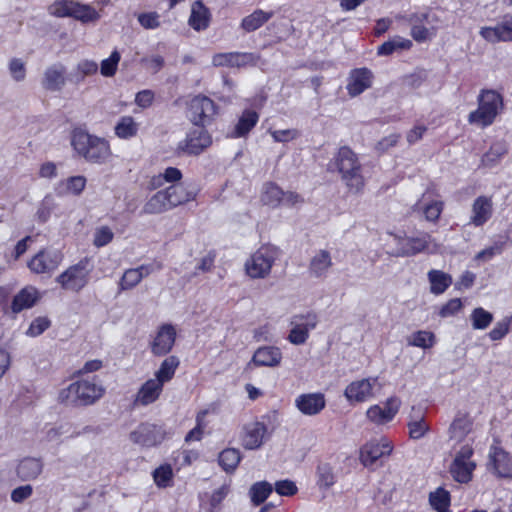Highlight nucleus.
Returning a JSON list of instances; mask_svg holds the SVG:
<instances>
[{"label": "nucleus", "instance_id": "9b49d317", "mask_svg": "<svg viewBox=\"0 0 512 512\" xmlns=\"http://www.w3.org/2000/svg\"><path fill=\"white\" fill-rule=\"evenodd\" d=\"M274 259L267 248L256 251L246 262L245 269L251 278H265L269 275Z\"/></svg>", "mask_w": 512, "mask_h": 512}, {"label": "nucleus", "instance_id": "2f4dec72", "mask_svg": "<svg viewBox=\"0 0 512 512\" xmlns=\"http://www.w3.org/2000/svg\"><path fill=\"white\" fill-rule=\"evenodd\" d=\"M412 412H415V414H410L409 421L407 423L409 436L415 440L421 439L429 431V425L426 423L421 409L416 410L415 407H412Z\"/></svg>", "mask_w": 512, "mask_h": 512}, {"label": "nucleus", "instance_id": "423d86ee", "mask_svg": "<svg viewBox=\"0 0 512 512\" xmlns=\"http://www.w3.org/2000/svg\"><path fill=\"white\" fill-rule=\"evenodd\" d=\"M88 274L87 261H80L68 267L64 272L58 275L56 282L64 290L79 292L86 286Z\"/></svg>", "mask_w": 512, "mask_h": 512}, {"label": "nucleus", "instance_id": "6e6552de", "mask_svg": "<svg viewBox=\"0 0 512 512\" xmlns=\"http://www.w3.org/2000/svg\"><path fill=\"white\" fill-rule=\"evenodd\" d=\"M190 119L196 126L208 124L216 114L214 102L202 95L195 96L189 104Z\"/></svg>", "mask_w": 512, "mask_h": 512}, {"label": "nucleus", "instance_id": "39448f33", "mask_svg": "<svg viewBox=\"0 0 512 512\" xmlns=\"http://www.w3.org/2000/svg\"><path fill=\"white\" fill-rule=\"evenodd\" d=\"M50 12L57 17L69 16L83 22L93 21L99 18V14L91 6L69 0L55 2L51 5Z\"/></svg>", "mask_w": 512, "mask_h": 512}, {"label": "nucleus", "instance_id": "9d476101", "mask_svg": "<svg viewBox=\"0 0 512 512\" xmlns=\"http://www.w3.org/2000/svg\"><path fill=\"white\" fill-rule=\"evenodd\" d=\"M290 324L292 329L288 335L289 342L294 345H301L306 342L309 331L315 328L317 318L312 313L295 315L292 317Z\"/></svg>", "mask_w": 512, "mask_h": 512}, {"label": "nucleus", "instance_id": "ea45409f", "mask_svg": "<svg viewBox=\"0 0 512 512\" xmlns=\"http://www.w3.org/2000/svg\"><path fill=\"white\" fill-rule=\"evenodd\" d=\"M138 123L132 116H123L114 127L115 135L120 139H129L137 135Z\"/></svg>", "mask_w": 512, "mask_h": 512}, {"label": "nucleus", "instance_id": "13d9d810", "mask_svg": "<svg viewBox=\"0 0 512 512\" xmlns=\"http://www.w3.org/2000/svg\"><path fill=\"white\" fill-rule=\"evenodd\" d=\"M114 237L112 230L108 226H102L96 229L93 244L96 247H103L110 243Z\"/></svg>", "mask_w": 512, "mask_h": 512}, {"label": "nucleus", "instance_id": "49530a36", "mask_svg": "<svg viewBox=\"0 0 512 512\" xmlns=\"http://www.w3.org/2000/svg\"><path fill=\"white\" fill-rule=\"evenodd\" d=\"M257 121L258 114L255 111H244L235 127V135L243 136L247 134L256 125Z\"/></svg>", "mask_w": 512, "mask_h": 512}, {"label": "nucleus", "instance_id": "bb28decb", "mask_svg": "<svg viewBox=\"0 0 512 512\" xmlns=\"http://www.w3.org/2000/svg\"><path fill=\"white\" fill-rule=\"evenodd\" d=\"M135 442L144 446H153L163 439L160 428L152 424H143L132 433Z\"/></svg>", "mask_w": 512, "mask_h": 512}, {"label": "nucleus", "instance_id": "b1692460", "mask_svg": "<svg viewBox=\"0 0 512 512\" xmlns=\"http://www.w3.org/2000/svg\"><path fill=\"white\" fill-rule=\"evenodd\" d=\"M492 199L486 196H479L472 205L471 223L475 226L483 225L492 215Z\"/></svg>", "mask_w": 512, "mask_h": 512}, {"label": "nucleus", "instance_id": "f8f14e48", "mask_svg": "<svg viewBox=\"0 0 512 512\" xmlns=\"http://www.w3.org/2000/svg\"><path fill=\"white\" fill-rule=\"evenodd\" d=\"M393 447L387 439L372 440L360 449V461L364 466H371L377 460L388 457Z\"/></svg>", "mask_w": 512, "mask_h": 512}, {"label": "nucleus", "instance_id": "f704fd0d", "mask_svg": "<svg viewBox=\"0 0 512 512\" xmlns=\"http://www.w3.org/2000/svg\"><path fill=\"white\" fill-rule=\"evenodd\" d=\"M179 364L180 360L175 355H171L165 358L161 362L158 370H156L154 378L164 385L166 382H169L174 377L175 372L179 367Z\"/></svg>", "mask_w": 512, "mask_h": 512}, {"label": "nucleus", "instance_id": "f257e3e1", "mask_svg": "<svg viewBox=\"0 0 512 512\" xmlns=\"http://www.w3.org/2000/svg\"><path fill=\"white\" fill-rule=\"evenodd\" d=\"M71 144L78 155L92 164H105L112 157L108 140L83 130L74 131Z\"/></svg>", "mask_w": 512, "mask_h": 512}, {"label": "nucleus", "instance_id": "0e129e2a", "mask_svg": "<svg viewBox=\"0 0 512 512\" xmlns=\"http://www.w3.org/2000/svg\"><path fill=\"white\" fill-rule=\"evenodd\" d=\"M276 493L281 496H292L297 493V486L291 480H281L275 483Z\"/></svg>", "mask_w": 512, "mask_h": 512}, {"label": "nucleus", "instance_id": "ddd939ff", "mask_svg": "<svg viewBox=\"0 0 512 512\" xmlns=\"http://www.w3.org/2000/svg\"><path fill=\"white\" fill-rule=\"evenodd\" d=\"M176 340V330L171 324H164L162 325L152 344H151V350L154 355L157 356H163L168 354L175 343Z\"/></svg>", "mask_w": 512, "mask_h": 512}, {"label": "nucleus", "instance_id": "3c124183", "mask_svg": "<svg viewBox=\"0 0 512 512\" xmlns=\"http://www.w3.org/2000/svg\"><path fill=\"white\" fill-rule=\"evenodd\" d=\"M121 55L117 50H114L111 55L102 60L100 64V73L104 77H112L116 74Z\"/></svg>", "mask_w": 512, "mask_h": 512}, {"label": "nucleus", "instance_id": "5fc2aeb1", "mask_svg": "<svg viewBox=\"0 0 512 512\" xmlns=\"http://www.w3.org/2000/svg\"><path fill=\"white\" fill-rule=\"evenodd\" d=\"M435 336L429 331H417L413 334L409 344L423 349L431 348L434 345Z\"/></svg>", "mask_w": 512, "mask_h": 512}, {"label": "nucleus", "instance_id": "052dcab7", "mask_svg": "<svg viewBox=\"0 0 512 512\" xmlns=\"http://www.w3.org/2000/svg\"><path fill=\"white\" fill-rule=\"evenodd\" d=\"M50 326V320L47 317H38L30 324L27 335L36 337L42 334Z\"/></svg>", "mask_w": 512, "mask_h": 512}, {"label": "nucleus", "instance_id": "c85d7f7f", "mask_svg": "<svg viewBox=\"0 0 512 512\" xmlns=\"http://www.w3.org/2000/svg\"><path fill=\"white\" fill-rule=\"evenodd\" d=\"M431 240L429 234H424L416 238H402L399 239L400 249L396 253L397 256L415 255L428 247Z\"/></svg>", "mask_w": 512, "mask_h": 512}, {"label": "nucleus", "instance_id": "de8ad7c7", "mask_svg": "<svg viewBox=\"0 0 512 512\" xmlns=\"http://www.w3.org/2000/svg\"><path fill=\"white\" fill-rule=\"evenodd\" d=\"M272 492V485L266 481L257 482L252 485L249 491L251 501L259 505L263 503Z\"/></svg>", "mask_w": 512, "mask_h": 512}, {"label": "nucleus", "instance_id": "5701e85b", "mask_svg": "<svg viewBox=\"0 0 512 512\" xmlns=\"http://www.w3.org/2000/svg\"><path fill=\"white\" fill-rule=\"evenodd\" d=\"M266 426L260 422L250 423L244 428L242 445L244 448L253 450L259 448L266 434Z\"/></svg>", "mask_w": 512, "mask_h": 512}, {"label": "nucleus", "instance_id": "4c0bfd02", "mask_svg": "<svg viewBox=\"0 0 512 512\" xmlns=\"http://www.w3.org/2000/svg\"><path fill=\"white\" fill-rule=\"evenodd\" d=\"M42 467L39 459L25 458L19 463L17 473L22 480L35 479L42 472Z\"/></svg>", "mask_w": 512, "mask_h": 512}, {"label": "nucleus", "instance_id": "c03bdc74", "mask_svg": "<svg viewBox=\"0 0 512 512\" xmlns=\"http://www.w3.org/2000/svg\"><path fill=\"white\" fill-rule=\"evenodd\" d=\"M429 502L437 512H447L450 505V494L447 490L439 487L430 493Z\"/></svg>", "mask_w": 512, "mask_h": 512}, {"label": "nucleus", "instance_id": "864d4df0", "mask_svg": "<svg viewBox=\"0 0 512 512\" xmlns=\"http://www.w3.org/2000/svg\"><path fill=\"white\" fill-rule=\"evenodd\" d=\"M512 323V316H506L502 320L498 321L495 326L489 332V338L492 341H498L504 338L509 330Z\"/></svg>", "mask_w": 512, "mask_h": 512}, {"label": "nucleus", "instance_id": "603ef678", "mask_svg": "<svg viewBox=\"0 0 512 512\" xmlns=\"http://www.w3.org/2000/svg\"><path fill=\"white\" fill-rule=\"evenodd\" d=\"M153 479L158 487L165 488L169 486L173 479L171 465L164 464L156 468L153 472Z\"/></svg>", "mask_w": 512, "mask_h": 512}, {"label": "nucleus", "instance_id": "473e14b6", "mask_svg": "<svg viewBox=\"0 0 512 512\" xmlns=\"http://www.w3.org/2000/svg\"><path fill=\"white\" fill-rule=\"evenodd\" d=\"M272 16V11L257 9L242 19L241 27L246 32H253L268 22Z\"/></svg>", "mask_w": 512, "mask_h": 512}, {"label": "nucleus", "instance_id": "338daca9", "mask_svg": "<svg viewBox=\"0 0 512 512\" xmlns=\"http://www.w3.org/2000/svg\"><path fill=\"white\" fill-rule=\"evenodd\" d=\"M462 308V301L459 298L449 300L440 310L441 317L452 316Z\"/></svg>", "mask_w": 512, "mask_h": 512}, {"label": "nucleus", "instance_id": "72a5a7b5", "mask_svg": "<svg viewBox=\"0 0 512 512\" xmlns=\"http://www.w3.org/2000/svg\"><path fill=\"white\" fill-rule=\"evenodd\" d=\"M476 465L472 461H460L459 459H454L450 472L455 481L459 483H468L472 479V474Z\"/></svg>", "mask_w": 512, "mask_h": 512}, {"label": "nucleus", "instance_id": "f03ea898", "mask_svg": "<svg viewBox=\"0 0 512 512\" xmlns=\"http://www.w3.org/2000/svg\"><path fill=\"white\" fill-rule=\"evenodd\" d=\"M335 165L342 181L351 193H359L365 185L362 167L357 155L347 146L341 147L335 157Z\"/></svg>", "mask_w": 512, "mask_h": 512}, {"label": "nucleus", "instance_id": "6ab92c4d", "mask_svg": "<svg viewBox=\"0 0 512 512\" xmlns=\"http://www.w3.org/2000/svg\"><path fill=\"white\" fill-rule=\"evenodd\" d=\"M473 421L468 414H461L455 417L449 429V441L453 444L462 443L472 432Z\"/></svg>", "mask_w": 512, "mask_h": 512}, {"label": "nucleus", "instance_id": "c9c22d12", "mask_svg": "<svg viewBox=\"0 0 512 512\" xmlns=\"http://www.w3.org/2000/svg\"><path fill=\"white\" fill-rule=\"evenodd\" d=\"M284 191L275 183L264 184L261 192V202L269 207H278L282 204Z\"/></svg>", "mask_w": 512, "mask_h": 512}, {"label": "nucleus", "instance_id": "680f3d73", "mask_svg": "<svg viewBox=\"0 0 512 512\" xmlns=\"http://www.w3.org/2000/svg\"><path fill=\"white\" fill-rule=\"evenodd\" d=\"M137 18L145 29H155L160 26L159 15L156 12L141 13Z\"/></svg>", "mask_w": 512, "mask_h": 512}, {"label": "nucleus", "instance_id": "8fccbe9b", "mask_svg": "<svg viewBox=\"0 0 512 512\" xmlns=\"http://www.w3.org/2000/svg\"><path fill=\"white\" fill-rule=\"evenodd\" d=\"M98 71V64L92 60H83L79 62L76 66L72 77L76 82L82 81L86 76H91L96 74Z\"/></svg>", "mask_w": 512, "mask_h": 512}, {"label": "nucleus", "instance_id": "1a4fd4ad", "mask_svg": "<svg viewBox=\"0 0 512 512\" xmlns=\"http://www.w3.org/2000/svg\"><path fill=\"white\" fill-rule=\"evenodd\" d=\"M212 143L208 132L202 127L192 130L177 146L178 154L198 155Z\"/></svg>", "mask_w": 512, "mask_h": 512}, {"label": "nucleus", "instance_id": "a19ab883", "mask_svg": "<svg viewBox=\"0 0 512 512\" xmlns=\"http://www.w3.org/2000/svg\"><path fill=\"white\" fill-rule=\"evenodd\" d=\"M428 279L431 284L430 290L436 295L443 293L452 283L451 276L439 270H431Z\"/></svg>", "mask_w": 512, "mask_h": 512}, {"label": "nucleus", "instance_id": "20e7f679", "mask_svg": "<svg viewBox=\"0 0 512 512\" xmlns=\"http://www.w3.org/2000/svg\"><path fill=\"white\" fill-rule=\"evenodd\" d=\"M503 107L501 95L494 90H484L479 96V106L469 115V122L481 127L490 125Z\"/></svg>", "mask_w": 512, "mask_h": 512}, {"label": "nucleus", "instance_id": "2eb2a0df", "mask_svg": "<svg viewBox=\"0 0 512 512\" xmlns=\"http://www.w3.org/2000/svg\"><path fill=\"white\" fill-rule=\"evenodd\" d=\"M401 405V401L397 397H390L385 402V407L382 408L379 405L371 406L366 414L367 417L374 423L384 424L393 419L397 414Z\"/></svg>", "mask_w": 512, "mask_h": 512}, {"label": "nucleus", "instance_id": "7c9ffc66", "mask_svg": "<svg viewBox=\"0 0 512 512\" xmlns=\"http://www.w3.org/2000/svg\"><path fill=\"white\" fill-rule=\"evenodd\" d=\"M154 270L152 265H141L137 268L128 269L120 280L121 290H128L135 287L143 277L148 276Z\"/></svg>", "mask_w": 512, "mask_h": 512}, {"label": "nucleus", "instance_id": "a18cd8bd", "mask_svg": "<svg viewBox=\"0 0 512 512\" xmlns=\"http://www.w3.org/2000/svg\"><path fill=\"white\" fill-rule=\"evenodd\" d=\"M470 319L473 329L484 330L492 323L493 314L482 307H477L472 310Z\"/></svg>", "mask_w": 512, "mask_h": 512}, {"label": "nucleus", "instance_id": "4d7b16f0", "mask_svg": "<svg viewBox=\"0 0 512 512\" xmlns=\"http://www.w3.org/2000/svg\"><path fill=\"white\" fill-rule=\"evenodd\" d=\"M318 483L321 487L329 488L335 483L333 469L329 464H321L318 466Z\"/></svg>", "mask_w": 512, "mask_h": 512}, {"label": "nucleus", "instance_id": "774afa93", "mask_svg": "<svg viewBox=\"0 0 512 512\" xmlns=\"http://www.w3.org/2000/svg\"><path fill=\"white\" fill-rule=\"evenodd\" d=\"M154 101V93L151 90H142L135 96V103L141 108H148Z\"/></svg>", "mask_w": 512, "mask_h": 512}, {"label": "nucleus", "instance_id": "e433bc0d", "mask_svg": "<svg viewBox=\"0 0 512 512\" xmlns=\"http://www.w3.org/2000/svg\"><path fill=\"white\" fill-rule=\"evenodd\" d=\"M332 266V258L327 250H320L314 255L309 264L310 273L319 277L324 275Z\"/></svg>", "mask_w": 512, "mask_h": 512}, {"label": "nucleus", "instance_id": "a878e982", "mask_svg": "<svg viewBox=\"0 0 512 512\" xmlns=\"http://www.w3.org/2000/svg\"><path fill=\"white\" fill-rule=\"evenodd\" d=\"M281 360L282 353L280 349L273 346L258 348L252 357V363L257 366L275 367L280 364Z\"/></svg>", "mask_w": 512, "mask_h": 512}, {"label": "nucleus", "instance_id": "e2e57ef3", "mask_svg": "<svg viewBox=\"0 0 512 512\" xmlns=\"http://www.w3.org/2000/svg\"><path fill=\"white\" fill-rule=\"evenodd\" d=\"M443 210V202L433 201L424 207V215L428 221L435 222L439 219Z\"/></svg>", "mask_w": 512, "mask_h": 512}, {"label": "nucleus", "instance_id": "37998d69", "mask_svg": "<svg viewBox=\"0 0 512 512\" xmlns=\"http://www.w3.org/2000/svg\"><path fill=\"white\" fill-rule=\"evenodd\" d=\"M241 460L239 450L235 448L224 449L218 457L220 466L228 473L233 472Z\"/></svg>", "mask_w": 512, "mask_h": 512}, {"label": "nucleus", "instance_id": "7ed1b4c3", "mask_svg": "<svg viewBox=\"0 0 512 512\" xmlns=\"http://www.w3.org/2000/svg\"><path fill=\"white\" fill-rule=\"evenodd\" d=\"M105 393V388L94 381L79 380L62 389L58 400L62 404L72 406H88L99 400Z\"/></svg>", "mask_w": 512, "mask_h": 512}, {"label": "nucleus", "instance_id": "58836bf2", "mask_svg": "<svg viewBox=\"0 0 512 512\" xmlns=\"http://www.w3.org/2000/svg\"><path fill=\"white\" fill-rule=\"evenodd\" d=\"M172 206L164 190L154 194L144 205L143 211L147 214H158L171 209Z\"/></svg>", "mask_w": 512, "mask_h": 512}, {"label": "nucleus", "instance_id": "4468645a", "mask_svg": "<svg viewBox=\"0 0 512 512\" xmlns=\"http://www.w3.org/2000/svg\"><path fill=\"white\" fill-rule=\"evenodd\" d=\"M377 380V378H364L353 381L346 387L344 395L350 402H364L372 397V389Z\"/></svg>", "mask_w": 512, "mask_h": 512}, {"label": "nucleus", "instance_id": "6e6d98bb", "mask_svg": "<svg viewBox=\"0 0 512 512\" xmlns=\"http://www.w3.org/2000/svg\"><path fill=\"white\" fill-rule=\"evenodd\" d=\"M182 177V173L178 168L168 167L165 169L163 174H160L153 178L152 185L154 188L159 187L163 184V180L166 182H176Z\"/></svg>", "mask_w": 512, "mask_h": 512}, {"label": "nucleus", "instance_id": "79ce46f5", "mask_svg": "<svg viewBox=\"0 0 512 512\" xmlns=\"http://www.w3.org/2000/svg\"><path fill=\"white\" fill-rule=\"evenodd\" d=\"M173 207L184 204L192 199V194L181 184L171 185L164 190Z\"/></svg>", "mask_w": 512, "mask_h": 512}, {"label": "nucleus", "instance_id": "aec40b11", "mask_svg": "<svg viewBox=\"0 0 512 512\" xmlns=\"http://www.w3.org/2000/svg\"><path fill=\"white\" fill-rule=\"evenodd\" d=\"M372 78V72L367 68L352 70L346 87L348 94L352 97L361 94L371 86Z\"/></svg>", "mask_w": 512, "mask_h": 512}, {"label": "nucleus", "instance_id": "c756f323", "mask_svg": "<svg viewBox=\"0 0 512 512\" xmlns=\"http://www.w3.org/2000/svg\"><path fill=\"white\" fill-rule=\"evenodd\" d=\"M494 471L500 477H512V458L501 448H494L490 454Z\"/></svg>", "mask_w": 512, "mask_h": 512}, {"label": "nucleus", "instance_id": "09e8293b", "mask_svg": "<svg viewBox=\"0 0 512 512\" xmlns=\"http://www.w3.org/2000/svg\"><path fill=\"white\" fill-rule=\"evenodd\" d=\"M507 152V148L503 143H495L483 155L482 164L485 166L495 165Z\"/></svg>", "mask_w": 512, "mask_h": 512}, {"label": "nucleus", "instance_id": "f3484780", "mask_svg": "<svg viewBox=\"0 0 512 512\" xmlns=\"http://www.w3.org/2000/svg\"><path fill=\"white\" fill-rule=\"evenodd\" d=\"M326 401L322 393L301 394L295 400L297 409L304 415L312 416L320 413Z\"/></svg>", "mask_w": 512, "mask_h": 512}, {"label": "nucleus", "instance_id": "cd10ccee", "mask_svg": "<svg viewBox=\"0 0 512 512\" xmlns=\"http://www.w3.org/2000/svg\"><path fill=\"white\" fill-rule=\"evenodd\" d=\"M210 18V11L202 1L198 0L192 4L188 23L194 30L202 31L207 29L210 23Z\"/></svg>", "mask_w": 512, "mask_h": 512}, {"label": "nucleus", "instance_id": "a211bd4d", "mask_svg": "<svg viewBox=\"0 0 512 512\" xmlns=\"http://www.w3.org/2000/svg\"><path fill=\"white\" fill-rule=\"evenodd\" d=\"M163 386L155 378L148 379L139 388L134 399V405L147 406L154 403L160 397Z\"/></svg>", "mask_w": 512, "mask_h": 512}, {"label": "nucleus", "instance_id": "4be33fe9", "mask_svg": "<svg viewBox=\"0 0 512 512\" xmlns=\"http://www.w3.org/2000/svg\"><path fill=\"white\" fill-rule=\"evenodd\" d=\"M40 292L34 286H26L22 288L13 298L11 310L19 313L22 310L33 307L40 300Z\"/></svg>", "mask_w": 512, "mask_h": 512}, {"label": "nucleus", "instance_id": "bf43d9fd", "mask_svg": "<svg viewBox=\"0 0 512 512\" xmlns=\"http://www.w3.org/2000/svg\"><path fill=\"white\" fill-rule=\"evenodd\" d=\"M86 186V178L84 176H72L66 180L65 188L68 193L79 195Z\"/></svg>", "mask_w": 512, "mask_h": 512}, {"label": "nucleus", "instance_id": "69168bd1", "mask_svg": "<svg viewBox=\"0 0 512 512\" xmlns=\"http://www.w3.org/2000/svg\"><path fill=\"white\" fill-rule=\"evenodd\" d=\"M269 133L276 142H288L298 136L296 129L269 130Z\"/></svg>", "mask_w": 512, "mask_h": 512}, {"label": "nucleus", "instance_id": "0eeeda50", "mask_svg": "<svg viewBox=\"0 0 512 512\" xmlns=\"http://www.w3.org/2000/svg\"><path fill=\"white\" fill-rule=\"evenodd\" d=\"M62 260L61 252L43 249L29 260L27 266L34 274H51L59 267Z\"/></svg>", "mask_w": 512, "mask_h": 512}, {"label": "nucleus", "instance_id": "393cba45", "mask_svg": "<svg viewBox=\"0 0 512 512\" xmlns=\"http://www.w3.org/2000/svg\"><path fill=\"white\" fill-rule=\"evenodd\" d=\"M65 67L54 65L47 68L43 75L42 85L48 91H60L66 82Z\"/></svg>", "mask_w": 512, "mask_h": 512}, {"label": "nucleus", "instance_id": "dca6fc26", "mask_svg": "<svg viewBox=\"0 0 512 512\" xmlns=\"http://www.w3.org/2000/svg\"><path fill=\"white\" fill-rule=\"evenodd\" d=\"M258 58L252 53L227 52L215 54L212 63L217 67H242L255 63Z\"/></svg>", "mask_w": 512, "mask_h": 512}, {"label": "nucleus", "instance_id": "412c9836", "mask_svg": "<svg viewBox=\"0 0 512 512\" xmlns=\"http://www.w3.org/2000/svg\"><path fill=\"white\" fill-rule=\"evenodd\" d=\"M480 35L490 43L512 41V17L494 27H482Z\"/></svg>", "mask_w": 512, "mask_h": 512}]
</instances>
